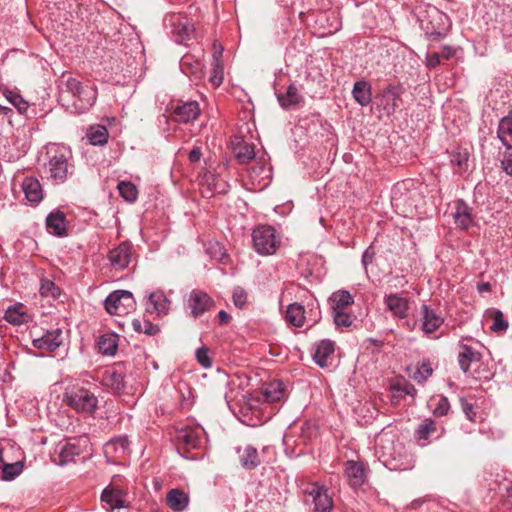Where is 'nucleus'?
<instances>
[{"label":"nucleus","instance_id":"obj_2","mask_svg":"<svg viewBox=\"0 0 512 512\" xmlns=\"http://www.w3.org/2000/svg\"><path fill=\"white\" fill-rule=\"evenodd\" d=\"M61 92L60 97L66 100V94H70L73 98L74 110L82 113L88 110L97 99V90L92 85H83L79 80L71 76L63 79L60 82Z\"/></svg>","mask_w":512,"mask_h":512},{"label":"nucleus","instance_id":"obj_7","mask_svg":"<svg viewBox=\"0 0 512 512\" xmlns=\"http://www.w3.org/2000/svg\"><path fill=\"white\" fill-rule=\"evenodd\" d=\"M214 306V300L204 291L194 289L187 298L185 308L193 318H199Z\"/></svg>","mask_w":512,"mask_h":512},{"label":"nucleus","instance_id":"obj_46","mask_svg":"<svg viewBox=\"0 0 512 512\" xmlns=\"http://www.w3.org/2000/svg\"><path fill=\"white\" fill-rule=\"evenodd\" d=\"M6 99L17 108L20 113H23L28 108V103L18 93L6 90L4 92Z\"/></svg>","mask_w":512,"mask_h":512},{"label":"nucleus","instance_id":"obj_9","mask_svg":"<svg viewBox=\"0 0 512 512\" xmlns=\"http://www.w3.org/2000/svg\"><path fill=\"white\" fill-rule=\"evenodd\" d=\"M132 250L133 246L128 241L122 242L111 249L108 253V260L113 269L124 270L127 268L131 262Z\"/></svg>","mask_w":512,"mask_h":512},{"label":"nucleus","instance_id":"obj_58","mask_svg":"<svg viewBox=\"0 0 512 512\" xmlns=\"http://www.w3.org/2000/svg\"><path fill=\"white\" fill-rule=\"evenodd\" d=\"M213 46H214V54H213L214 62H216V67H220V58L223 53V47L221 46V44H217L216 42L214 43Z\"/></svg>","mask_w":512,"mask_h":512},{"label":"nucleus","instance_id":"obj_33","mask_svg":"<svg viewBox=\"0 0 512 512\" xmlns=\"http://www.w3.org/2000/svg\"><path fill=\"white\" fill-rule=\"evenodd\" d=\"M180 69L187 76H194L200 78L202 75V62L198 59H194L192 56L185 55L180 60Z\"/></svg>","mask_w":512,"mask_h":512},{"label":"nucleus","instance_id":"obj_39","mask_svg":"<svg viewBox=\"0 0 512 512\" xmlns=\"http://www.w3.org/2000/svg\"><path fill=\"white\" fill-rule=\"evenodd\" d=\"M90 144L92 145H104L107 143L109 134L105 126L94 125L91 126L86 134Z\"/></svg>","mask_w":512,"mask_h":512},{"label":"nucleus","instance_id":"obj_11","mask_svg":"<svg viewBox=\"0 0 512 512\" xmlns=\"http://www.w3.org/2000/svg\"><path fill=\"white\" fill-rule=\"evenodd\" d=\"M405 89L401 85H388L380 94V105L388 114L394 113L399 108V102Z\"/></svg>","mask_w":512,"mask_h":512},{"label":"nucleus","instance_id":"obj_30","mask_svg":"<svg viewBox=\"0 0 512 512\" xmlns=\"http://www.w3.org/2000/svg\"><path fill=\"white\" fill-rule=\"evenodd\" d=\"M167 505L175 512H181L188 506V495L179 489H171L166 497Z\"/></svg>","mask_w":512,"mask_h":512},{"label":"nucleus","instance_id":"obj_64","mask_svg":"<svg viewBox=\"0 0 512 512\" xmlns=\"http://www.w3.org/2000/svg\"><path fill=\"white\" fill-rule=\"evenodd\" d=\"M222 74H214L212 77H211V81L213 84L215 85H220L222 83Z\"/></svg>","mask_w":512,"mask_h":512},{"label":"nucleus","instance_id":"obj_31","mask_svg":"<svg viewBox=\"0 0 512 512\" xmlns=\"http://www.w3.org/2000/svg\"><path fill=\"white\" fill-rule=\"evenodd\" d=\"M284 387L279 381H273L264 385L262 389L263 400L268 403L279 402L284 397Z\"/></svg>","mask_w":512,"mask_h":512},{"label":"nucleus","instance_id":"obj_37","mask_svg":"<svg viewBox=\"0 0 512 512\" xmlns=\"http://www.w3.org/2000/svg\"><path fill=\"white\" fill-rule=\"evenodd\" d=\"M469 153L466 149H456L450 153V163L454 172L462 174L468 169Z\"/></svg>","mask_w":512,"mask_h":512},{"label":"nucleus","instance_id":"obj_57","mask_svg":"<svg viewBox=\"0 0 512 512\" xmlns=\"http://www.w3.org/2000/svg\"><path fill=\"white\" fill-rule=\"evenodd\" d=\"M202 157V151H201V148L200 147H194L190 152H189V160L191 163H197L200 161Z\"/></svg>","mask_w":512,"mask_h":512},{"label":"nucleus","instance_id":"obj_28","mask_svg":"<svg viewBox=\"0 0 512 512\" xmlns=\"http://www.w3.org/2000/svg\"><path fill=\"white\" fill-rule=\"evenodd\" d=\"M237 451L240 453L239 460L244 469L253 470L261 464L258 451L252 445H247L242 451L240 449Z\"/></svg>","mask_w":512,"mask_h":512},{"label":"nucleus","instance_id":"obj_34","mask_svg":"<svg viewBox=\"0 0 512 512\" xmlns=\"http://www.w3.org/2000/svg\"><path fill=\"white\" fill-rule=\"evenodd\" d=\"M497 136L506 148H512V116L503 117L498 124Z\"/></svg>","mask_w":512,"mask_h":512},{"label":"nucleus","instance_id":"obj_26","mask_svg":"<svg viewBox=\"0 0 512 512\" xmlns=\"http://www.w3.org/2000/svg\"><path fill=\"white\" fill-rule=\"evenodd\" d=\"M335 351V344L333 341L324 339L316 344L315 352L313 354V359L317 365L320 367L327 366V359L330 355H332Z\"/></svg>","mask_w":512,"mask_h":512},{"label":"nucleus","instance_id":"obj_45","mask_svg":"<svg viewBox=\"0 0 512 512\" xmlns=\"http://www.w3.org/2000/svg\"><path fill=\"white\" fill-rule=\"evenodd\" d=\"M493 324L490 329L493 332H504L508 329V322L504 319V315L500 310H493L491 312Z\"/></svg>","mask_w":512,"mask_h":512},{"label":"nucleus","instance_id":"obj_32","mask_svg":"<svg viewBox=\"0 0 512 512\" xmlns=\"http://www.w3.org/2000/svg\"><path fill=\"white\" fill-rule=\"evenodd\" d=\"M328 302L333 311H341L354 303L353 296L346 290H338L329 297Z\"/></svg>","mask_w":512,"mask_h":512},{"label":"nucleus","instance_id":"obj_60","mask_svg":"<svg viewBox=\"0 0 512 512\" xmlns=\"http://www.w3.org/2000/svg\"><path fill=\"white\" fill-rule=\"evenodd\" d=\"M218 319L221 325H225L230 321L231 316L226 311L221 310L218 313Z\"/></svg>","mask_w":512,"mask_h":512},{"label":"nucleus","instance_id":"obj_50","mask_svg":"<svg viewBox=\"0 0 512 512\" xmlns=\"http://www.w3.org/2000/svg\"><path fill=\"white\" fill-rule=\"evenodd\" d=\"M450 409V403L448 398L445 396H440L437 400V404L433 409V414L437 417L444 416L448 413Z\"/></svg>","mask_w":512,"mask_h":512},{"label":"nucleus","instance_id":"obj_43","mask_svg":"<svg viewBox=\"0 0 512 512\" xmlns=\"http://www.w3.org/2000/svg\"><path fill=\"white\" fill-rule=\"evenodd\" d=\"M119 194L128 202H134L137 199L138 191L136 186L128 181H122L118 184Z\"/></svg>","mask_w":512,"mask_h":512},{"label":"nucleus","instance_id":"obj_24","mask_svg":"<svg viewBox=\"0 0 512 512\" xmlns=\"http://www.w3.org/2000/svg\"><path fill=\"white\" fill-rule=\"evenodd\" d=\"M101 500L111 510L125 507V494L119 488L104 489L101 495Z\"/></svg>","mask_w":512,"mask_h":512},{"label":"nucleus","instance_id":"obj_47","mask_svg":"<svg viewBox=\"0 0 512 512\" xmlns=\"http://www.w3.org/2000/svg\"><path fill=\"white\" fill-rule=\"evenodd\" d=\"M333 319L337 328H349L353 323V317L351 314L341 311H333Z\"/></svg>","mask_w":512,"mask_h":512},{"label":"nucleus","instance_id":"obj_22","mask_svg":"<svg viewBox=\"0 0 512 512\" xmlns=\"http://www.w3.org/2000/svg\"><path fill=\"white\" fill-rule=\"evenodd\" d=\"M349 485L353 488L360 487L365 482V470L363 464L356 461H347L344 470Z\"/></svg>","mask_w":512,"mask_h":512},{"label":"nucleus","instance_id":"obj_17","mask_svg":"<svg viewBox=\"0 0 512 512\" xmlns=\"http://www.w3.org/2000/svg\"><path fill=\"white\" fill-rule=\"evenodd\" d=\"M46 227L49 233L57 236L64 237L67 235L66 216L60 210L52 211L46 217Z\"/></svg>","mask_w":512,"mask_h":512},{"label":"nucleus","instance_id":"obj_18","mask_svg":"<svg viewBox=\"0 0 512 512\" xmlns=\"http://www.w3.org/2000/svg\"><path fill=\"white\" fill-rule=\"evenodd\" d=\"M170 301L162 291L152 292L148 296L146 311L156 313L158 316L166 315L169 311Z\"/></svg>","mask_w":512,"mask_h":512},{"label":"nucleus","instance_id":"obj_10","mask_svg":"<svg viewBox=\"0 0 512 512\" xmlns=\"http://www.w3.org/2000/svg\"><path fill=\"white\" fill-rule=\"evenodd\" d=\"M174 120L179 123H190L200 115L197 101L178 102L171 107Z\"/></svg>","mask_w":512,"mask_h":512},{"label":"nucleus","instance_id":"obj_35","mask_svg":"<svg viewBox=\"0 0 512 512\" xmlns=\"http://www.w3.org/2000/svg\"><path fill=\"white\" fill-rule=\"evenodd\" d=\"M285 319L295 327H302L305 322L304 306L296 302L290 304L286 310Z\"/></svg>","mask_w":512,"mask_h":512},{"label":"nucleus","instance_id":"obj_1","mask_svg":"<svg viewBox=\"0 0 512 512\" xmlns=\"http://www.w3.org/2000/svg\"><path fill=\"white\" fill-rule=\"evenodd\" d=\"M415 15L426 36L433 40L443 38L450 28L448 16L433 5L420 4Z\"/></svg>","mask_w":512,"mask_h":512},{"label":"nucleus","instance_id":"obj_61","mask_svg":"<svg viewBox=\"0 0 512 512\" xmlns=\"http://www.w3.org/2000/svg\"><path fill=\"white\" fill-rule=\"evenodd\" d=\"M402 391L405 394L411 395V396L416 395V392H417L416 388L412 384H406L405 387L402 389Z\"/></svg>","mask_w":512,"mask_h":512},{"label":"nucleus","instance_id":"obj_4","mask_svg":"<svg viewBox=\"0 0 512 512\" xmlns=\"http://www.w3.org/2000/svg\"><path fill=\"white\" fill-rule=\"evenodd\" d=\"M252 242L255 251L260 255H272L276 252L280 239L273 227L262 225L252 232Z\"/></svg>","mask_w":512,"mask_h":512},{"label":"nucleus","instance_id":"obj_13","mask_svg":"<svg viewBox=\"0 0 512 512\" xmlns=\"http://www.w3.org/2000/svg\"><path fill=\"white\" fill-rule=\"evenodd\" d=\"M384 303L392 315L399 319H406L410 310L409 299L398 293H391L384 297Z\"/></svg>","mask_w":512,"mask_h":512},{"label":"nucleus","instance_id":"obj_54","mask_svg":"<svg viewBox=\"0 0 512 512\" xmlns=\"http://www.w3.org/2000/svg\"><path fill=\"white\" fill-rule=\"evenodd\" d=\"M440 53H431L426 55V65L428 68H435L440 64L441 60Z\"/></svg>","mask_w":512,"mask_h":512},{"label":"nucleus","instance_id":"obj_62","mask_svg":"<svg viewBox=\"0 0 512 512\" xmlns=\"http://www.w3.org/2000/svg\"><path fill=\"white\" fill-rule=\"evenodd\" d=\"M463 411L464 413L466 414V416L469 418V419H472L471 417V413L473 411V407L471 404H468V403H463Z\"/></svg>","mask_w":512,"mask_h":512},{"label":"nucleus","instance_id":"obj_52","mask_svg":"<svg viewBox=\"0 0 512 512\" xmlns=\"http://www.w3.org/2000/svg\"><path fill=\"white\" fill-rule=\"evenodd\" d=\"M501 165L503 170L508 175H512V148H507V150L503 153Z\"/></svg>","mask_w":512,"mask_h":512},{"label":"nucleus","instance_id":"obj_48","mask_svg":"<svg viewBox=\"0 0 512 512\" xmlns=\"http://www.w3.org/2000/svg\"><path fill=\"white\" fill-rule=\"evenodd\" d=\"M21 473V466L19 463L15 464H6L4 463L3 467L0 470L1 478L3 480H13L16 476Z\"/></svg>","mask_w":512,"mask_h":512},{"label":"nucleus","instance_id":"obj_15","mask_svg":"<svg viewBox=\"0 0 512 512\" xmlns=\"http://www.w3.org/2000/svg\"><path fill=\"white\" fill-rule=\"evenodd\" d=\"M421 325L420 329L426 335L434 333L444 322L443 317L438 315L435 310L428 305L423 304L420 308Z\"/></svg>","mask_w":512,"mask_h":512},{"label":"nucleus","instance_id":"obj_27","mask_svg":"<svg viewBox=\"0 0 512 512\" xmlns=\"http://www.w3.org/2000/svg\"><path fill=\"white\" fill-rule=\"evenodd\" d=\"M25 197L29 202L39 203L43 198L40 182L34 177H26L22 183Z\"/></svg>","mask_w":512,"mask_h":512},{"label":"nucleus","instance_id":"obj_6","mask_svg":"<svg viewBox=\"0 0 512 512\" xmlns=\"http://www.w3.org/2000/svg\"><path fill=\"white\" fill-rule=\"evenodd\" d=\"M71 165L68 163V158L62 151H55L53 155H49L46 170L49 178L55 183H63L66 181Z\"/></svg>","mask_w":512,"mask_h":512},{"label":"nucleus","instance_id":"obj_20","mask_svg":"<svg viewBox=\"0 0 512 512\" xmlns=\"http://www.w3.org/2000/svg\"><path fill=\"white\" fill-rule=\"evenodd\" d=\"M62 332L60 329L46 332L42 337L33 340V346L37 349L54 351L62 343Z\"/></svg>","mask_w":512,"mask_h":512},{"label":"nucleus","instance_id":"obj_8","mask_svg":"<svg viewBox=\"0 0 512 512\" xmlns=\"http://www.w3.org/2000/svg\"><path fill=\"white\" fill-rule=\"evenodd\" d=\"M305 494L311 497L314 504V512H331L333 509V500L328 494V489L318 484H311Z\"/></svg>","mask_w":512,"mask_h":512},{"label":"nucleus","instance_id":"obj_56","mask_svg":"<svg viewBox=\"0 0 512 512\" xmlns=\"http://www.w3.org/2000/svg\"><path fill=\"white\" fill-rule=\"evenodd\" d=\"M433 373V370L428 363H422L421 366L417 370V374L420 375L422 380H426Z\"/></svg>","mask_w":512,"mask_h":512},{"label":"nucleus","instance_id":"obj_21","mask_svg":"<svg viewBox=\"0 0 512 512\" xmlns=\"http://www.w3.org/2000/svg\"><path fill=\"white\" fill-rule=\"evenodd\" d=\"M80 448L74 442L59 443L55 449L58 459L54 458V462L58 465H66L72 462L75 456L80 455Z\"/></svg>","mask_w":512,"mask_h":512},{"label":"nucleus","instance_id":"obj_40","mask_svg":"<svg viewBox=\"0 0 512 512\" xmlns=\"http://www.w3.org/2000/svg\"><path fill=\"white\" fill-rule=\"evenodd\" d=\"M177 438L189 449L198 448L201 443L200 434L194 429L187 428L179 431Z\"/></svg>","mask_w":512,"mask_h":512},{"label":"nucleus","instance_id":"obj_55","mask_svg":"<svg viewBox=\"0 0 512 512\" xmlns=\"http://www.w3.org/2000/svg\"><path fill=\"white\" fill-rule=\"evenodd\" d=\"M375 257V251L372 247H368L362 255V264L365 268L373 262Z\"/></svg>","mask_w":512,"mask_h":512},{"label":"nucleus","instance_id":"obj_14","mask_svg":"<svg viewBox=\"0 0 512 512\" xmlns=\"http://www.w3.org/2000/svg\"><path fill=\"white\" fill-rule=\"evenodd\" d=\"M171 34L177 43H185L191 38L194 27L187 19L180 15H174L170 18Z\"/></svg>","mask_w":512,"mask_h":512},{"label":"nucleus","instance_id":"obj_25","mask_svg":"<svg viewBox=\"0 0 512 512\" xmlns=\"http://www.w3.org/2000/svg\"><path fill=\"white\" fill-rule=\"evenodd\" d=\"M5 320L13 325H22L30 321V315L27 313L22 303H16L5 312Z\"/></svg>","mask_w":512,"mask_h":512},{"label":"nucleus","instance_id":"obj_63","mask_svg":"<svg viewBox=\"0 0 512 512\" xmlns=\"http://www.w3.org/2000/svg\"><path fill=\"white\" fill-rule=\"evenodd\" d=\"M490 290H491V285L488 282L481 283L478 285V291L480 293L489 292Z\"/></svg>","mask_w":512,"mask_h":512},{"label":"nucleus","instance_id":"obj_16","mask_svg":"<svg viewBox=\"0 0 512 512\" xmlns=\"http://www.w3.org/2000/svg\"><path fill=\"white\" fill-rule=\"evenodd\" d=\"M232 152L240 164L249 163L255 157L254 146L244 141L242 137L235 136L231 140Z\"/></svg>","mask_w":512,"mask_h":512},{"label":"nucleus","instance_id":"obj_51","mask_svg":"<svg viewBox=\"0 0 512 512\" xmlns=\"http://www.w3.org/2000/svg\"><path fill=\"white\" fill-rule=\"evenodd\" d=\"M196 358L198 363L204 367L209 368L212 365V361L209 357V351L206 347H200L196 350Z\"/></svg>","mask_w":512,"mask_h":512},{"label":"nucleus","instance_id":"obj_49","mask_svg":"<svg viewBox=\"0 0 512 512\" xmlns=\"http://www.w3.org/2000/svg\"><path fill=\"white\" fill-rule=\"evenodd\" d=\"M39 291L42 296L52 297L54 299L60 295L59 288L51 280H43Z\"/></svg>","mask_w":512,"mask_h":512},{"label":"nucleus","instance_id":"obj_42","mask_svg":"<svg viewBox=\"0 0 512 512\" xmlns=\"http://www.w3.org/2000/svg\"><path fill=\"white\" fill-rule=\"evenodd\" d=\"M435 430V422L427 418L418 426L415 436L418 441H426Z\"/></svg>","mask_w":512,"mask_h":512},{"label":"nucleus","instance_id":"obj_5","mask_svg":"<svg viewBox=\"0 0 512 512\" xmlns=\"http://www.w3.org/2000/svg\"><path fill=\"white\" fill-rule=\"evenodd\" d=\"M133 294L127 290L112 292L105 299V309L111 315H125L135 309Z\"/></svg>","mask_w":512,"mask_h":512},{"label":"nucleus","instance_id":"obj_53","mask_svg":"<svg viewBox=\"0 0 512 512\" xmlns=\"http://www.w3.org/2000/svg\"><path fill=\"white\" fill-rule=\"evenodd\" d=\"M247 294L242 288H236L233 292V302L236 307L242 308L246 304Z\"/></svg>","mask_w":512,"mask_h":512},{"label":"nucleus","instance_id":"obj_23","mask_svg":"<svg viewBox=\"0 0 512 512\" xmlns=\"http://www.w3.org/2000/svg\"><path fill=\"white\" fill-rule=\"evenodd\" d=\"M352 96L360 106H368L372 101L371 84L365 80L355 82L352 89Z\"/></svg>","mask_w":512,"mask_h":512},{"label":"nucleus","instance_id":"obj_44","mask_svg":"<svg viewBox=\"0 0 512 512\" xmlns=\"http://www.w3.org/2000/svg\"><path fill=\"white\" fill-rule=\"evenodd\" d=\"M106 381L109 386L115 391H121L125 387L124 375L119 371H112L107 374Z\"/></svg>","mask_w":512,"mask_h":512},{"label":"nucleus","instance_id":"obj_59","mask_svg":"<svg viewBox=\"0 0 512 512\" xmlns=\"http://www.w3.org/2000/svg\"><path fill=\"white\" fill-rule=\"evenodd\" d=\"M455 51L450 46H444L442 51L440 52V55L444 59H450L454 55Z\"/></svg>","mask_w":512,"mask_h":512},{"label":"nucleus","instance_id":"obj_19","mask_svg":"<svg viewBox=\"0 0 512 512\" xmlns=\"http://www.w3.org/2000/svg\"><path fill=\"white\" fill-rule=\"evenodd\" d=\"M452 216L456 226L462 230L468 229L473 224L471 209L462 199L455 202V211Z\"/></svg>","mask_w":512,"mask_h":512},{"label":"nucleus","instance_id":"obj_41","mask_svg":"<svg viewBox=\"0 0 512 512\" xmlns=\"http://www.w3.org/2000/svg\"><path fill=\"white\" fill-rule=\"evenodd\" d=\"M132 327L134 331L148 336H154L160 331L157 325L146 319H134L132 321Z\"/></svg>","mask_w":512,"mask_h":512},{"label":"nucleus","instance_id":"obj_36","mask_svg":"<svg viewBox=\"0 0 512 512\" xmlns=\"http://www.w3.org/2000/svg\"><path fill=\"white\" fill-rule=\"evenodd\" d=\"M97 346L101 354L113 356L117 351L118 336L112 333L104 334L99 337Z\"/></svg>","mask_w":512,"mask_h":512},{"label":"nucleus","instance_id":"obj_3","mask_svg":"<svg viewBox=\"0 0 512 512\" xmlns=\"http://www.w3.org/2000/svg\"><path fill=\"white\" fill-rule=\"evenodd\" d=\"M63 402L81 413H92L97 407V397L87 388L80 385L66 387Z\"/></svg>","mask_w":512,"mask_h":512},{"label":"nucleus","instance_id":"obj_12","mask_svg":"<svg viewBox=\"0 0 512 512\" xmlns=\"http://www.w3.org/2000/svg\"><path fill=\"white\" fill-rule=\"evenodd\" d=\"M482 355L479 351L475 350L471 346L461 345L458 354V363L460 369L467 375H471L474 378H478L475 372L471 371V367L477 365L481 361Z\"/></svg>","mask_w":512,"mask_h":512},{"label":"nucleus","instance_id":"obj_38","mask_svg":"<svg viewBox=\"0 0 512 512\" xmlns=\"http://www.w3.org/2000/svg\"><path fill=\"white\" fill-rule=\"evenodd\" d=\"M130 442L126 436H119L111 439L105 444V453H115L119 456L129 451Z\"/></svg>","mask_w":512,"mask_h":512},{"label":"nucleus","instance_id":"obj_29","mask_svg":"<svg viewBox=\"0 0 512 512\" xmlns=\"http://www.w3.org/2000/svg\"><path fill=\"white\" fill-rule=\"evenodd\" d=\"M277 99L281 107L289 109L303 102V97L294 84H290L285 94H277Z\"/></svg>","mask_w":512,"mask_h":512}]
</instances>
